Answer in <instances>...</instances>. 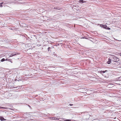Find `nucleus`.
Listing matches in <instances>:
<instances>
[{
	"mask_svg": "<svg viewBox=\"0 0 121 121\" xmlns=\"http://www.w3.org/2000/svg\"><path fill=\"white\" fill-rule=\"evenodd\" d=\"M111 59L110 58V57L108 58V61L107 62V63L108 64H110L111 62Z\"/></svg>",
	"mask_w": 121,
	"mask_h": 121,
	"instance_id": "obj_2",
	"label": "nucleus"
},
{
	"mask_svg": "<svg viewBox=\"0 0 121 121\" xmlns=\"http://www.w3.org/2000/svg\"><path fill=\"white\" fill-rule=\"evenodd\" d=\"M8 61L11 62V63H12V61L11 60V59H9V60H8Z\"/></svg>",
	"mask_w": 121,
	"mask_h": 121,
	"instance_id": "obj_13",
	"label": "nucleus"
},
{
	"mask_svg": "<svg viewBox=\"0 0 121 121\" xmlns=\"http://www.w3.org/2000/svg\"><path fill=\"white\" fill-rule=\"evenodd\" d=\"M28 106H29V107H30V106H29V105H28Z\"/></svg>",
	"mask_w": 121,
	"mask_h": 121,
	"instance_id": "obj_22",
	"label": "nucleus"
},
{
	"mask_svg": "<svg viewBox=\"0 0 121 121\" xmlns=\"http://www.w3.org/2000/svg\"><path fill=\"white\" fill-rule=\"evenodd\" d=\"M108 71L107 70H101L100 71V73H101V74H102L103 73H104L107 72Z\"/></svg>",
	"mask_w": 121,
	"mask_h": 121,
	"instance_id": "obj_3",
	"label": "nucleus"
},
{
	"mask_svg": "<svg viewBox=\"0 0 121 121\" xmlns=\"http://www.w3.org/2000/svg\"><path fill=\"white\" fill-rule=\"evenodd\" d=\"M0 108H4L3 107H0Z\"/></svg>",
	"mask_w": 121,
	"mask_h": 121,
	"instance_id": "obj_16",
	"label": "nucleus"
},
{
	"mask_svg": "<svg viewBox=\"0 0 121 121\" xmlns=\"http://www.w3.org/2000/svg\"><path fill=\"white\" fill-rule=\"evenodd\" d=\"M82 38L84 39V38H84V37H83Z\"/></svg>",
	"mask_w": 121,
	"mask_h": 121,
	"instance_id": "obj_19",
	"label": "nucleus"
},
{
	"mask_svg": "<svg viewBox=\"0 0 121 121\" xmlns=\"http://www.w3.org/2000/svg\"><path fill=\"white\" fill-rule=\"evenodd\" d=\"M103 27L105 29H107V26L106 25H103Z\"/></svg>",
	"mask_w": 121,
	"mask_h": 121,
	"instance_id": "obj_6",
	"label": "nucleus"
},
{
	"mask_svg": "<svg viewBox=\"0 0 121 121\" xmlns=\"http://www.w3.org/2000/svg\"><path fill=\"white\" fill-rule=\"evenodd\" d=\"M107 29H108V30H109L110 29V28H108V27H107Z\"/></svg>",
	"mask_w": 121,
	"mask_h": 121,
	"instance_id": "obj_18",
	"label": "nucleus"
},
{
	"mask_svg": "<svg viewBox=\"0 0 121 121\" xmlns=\"http://www.w3.org/2000/svg\"><path fill=\"white\" fill-rule=\"evenodd\" d=\"M0 119L1 121H4L6 120L3 117H0Z\"/></svg>",
	"mask_w": 121,
	"mask_h": 121,
	"instance_id": "obj_5",
	"label": "nucleus"
},
{
	"mask_svg": "<svg viewBox=\"0 0 121 121\" xmlns=\"http://www.w3.org/2000/svg\"><path fill=\"white\" fill-rule=\"evenodd\" d=\"M5 60V59L4 58H3L1 60V62H3V61H4Z\"/></svg>",
	"mask_w": 121,
	"mask_h": 121,
	"instance_id": "obj_9",
	"label": "nucleus"
},
{
	"mask_svg": "<svg viewBox=\"0 0 121 121\" xmlns=\"http://www.w3.org/2000/svg\"><path fill=\"white\" fill-rule=\"evenodd\" d=\"M9 58L10 57H12L13 56V55H12V54H11L10 55V54H9Z\"/></svg>",
	"mask_w": 121,
	"mask_h": 121,
	"instance_id": "obj_10",
	"label": "nucleus"
},
{
	"mask_svg": "<svg viewBox=\"0 0 121 121\" xmlns=\"http://www.w3.org/2000/svg\"><path fill=\"white\" fill-rule=\"evenodd\" d=\"M17 54H15V53H14L12 54V55H13V56H16Z\"/></svg>",
	"mask_w": 121,
	"mask_h": 121,
	"instance_id": "obj_11",
	"label": "nucleus"
},
{
	"mask_svg": "<svg viewBox=\"0 0 121 121\" xmlns=\"http://www.w3.org/2000/svg\"><path fill=\"white\" fill-rule=\"evenodd\" d=\"M8 60H9V59H6L5 60L7 61H8Z\"/></svg>",
	"mask_w": 121,
	"mask_h": 121,
	"instance_id": "obj_15",
	"label": "nucleus"
},
{
	"mask_svg": "<svg viewBox=\"0 0 121 121\" xmlns=\"http://www.w3.org/2000/svg\"><path fill=\"white\" fill-rule=\"evenodd\" d=\"M120 55L121 56V53L120 54Z\"/></svg>",
	"mask_w": 121,
	"mask_h": 121,
	"instance_id": "obj_20",
	"label": "nucleus"
},
{
	"mask_svg": "<svg viewBox=\"0 0 121 121\" xmlns=\"http://www.w3.org/2000/svg\"><path fill=\"white\" fill-rule=\"evenodd\" d=\"M53 118H53V119H52L54 120V119H55L54 118V119H53Z\"/></svg>",
	"mask_w": 121,
	"mask_h": 121,
	"instance_id": "obj_21",
	"label": "nucleus"
},
{
	"mask_svg": "<svg viewBox=\"0 0 121 121\" xmlns=\"http://www.w3.org/2000/svg\"><path fill=\"white\" fill-rule=\"evenodd\" d=\"M3 4V3H0V7H2V5Z\"/></svg>",
	"mask_w": 121,
	"mask_h": 121,
	"instance_id": "obj_12",
	"label": "nucleus"
},
{
	"mask_svg": "<svg viewBox=\"0 0 121 121\" xmlns=\"http://www.w3.org/2000/svg\"><path fill=\"white\" fill-rule=\"evenodd\" d=\"M54 9H57L58 10H60L61 9V8H60L59 7H54Z\"/></svg>",
	"mask_w": 121,
	"mask_h": 121,
	"instance_id": "obj_7",
	"label": "nucleus"
},
{
	"mask_svg": "<svg viewBox=\"0 0 121 121\" xmlns=\"http://www.w3.org/2000/svg\"><path fill=\"white\" fill-rule=\"evenodd\" d=\"M20 86H17V88H18V89H19L20 88Z\"/></svg>",
	"mask_w": 121,
	"mask_h": 121,
	"instance_id": "obj_14",
	"label": "nucleus"
},
{
	"mask_svg": "<svg viewBox=\"0 0 121 121\" xmlns=\"http://www.w3.org/2000/svg\"><path fill=\"white\" fill-rule=\"evenodd\" d=\"M52 48V47H49L48 48V51H49V50L50 49H51Z\"/></svg>",
	"mask_w": 121,
	"mask_h": 121,
	"instance_id": "obj_8",
	"label": "nucleus"
},
{
	"mask_svg": "<svg viewBox=\"0 0 121 121\" xmlns=\"http://www.w3.org/2000/svg\"><path fill=\"white\" fill-rule=\"evenodd\" d=\"M110 58L113 61L117 62L119 61V59L115 56H112Z\"/></svg>",
	"mask_w": 121,
	"mask_h": 121,
	"instance_id": "obj_1",
	"label": "nucleus"
},
{
	"mask_svg": "<svg viewBox=\"0 0 121 121\" xmlns=\"http://www.w3.org/2000/svg\"><path fill=\"white\" fill-rule=\"evenodd\" d=\"M79 2L83 3H86L87 2L86 1H84L83 0H79Z\"/></svg>",
	"mask_w": 121,
	"mask_h": 121,
	"instance_id": "obj_4",
	"label": "nucleus"
},
{
	"mask_svg": "<svg viewBox=\"0 0 121 121\" xmlns=\"http://www.w3.org/2000/svg\"><path fill=\"white\" fill-rule=\"evenodd\" d=\"M69 105L70 106H72L73 105V104H70Z\"/></svg>",
	"mask_w": 121,
	"mask_h": 121,
	"instance_id": "obj_17",
	"label": "nucleus"
}]
</instances>
